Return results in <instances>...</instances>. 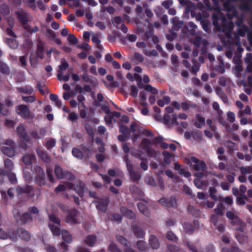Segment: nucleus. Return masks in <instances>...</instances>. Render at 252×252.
Wrapping results in <instances>:
<instances>
[{"instance_id":"53","label":"nucleus","mask_w":252,"mask_h":252,"mask_svg":"<svg viewBox=\"0 0 252 252\" xmlns=\"http://www.w3.org/2000/svg\"><path fill=\"white\" fill-rule=\"evenodd\" d=\"M81 107H84L85 109H82L80 111V116L81 118L85 119L86 118L87 116V109L84 103H81Z\"/></svg>"},{"instance_id":"7","label":"nucleus","mask_w":252,"mask_h":252,"mask_svg":"<svg viewBox=\"0 0 252 252\" xmlns=\"http://www.w3.org/2000/svg\"><path fill=\"white\" fill-rule=\"evenodd\" d=\"M55 174L57 178L62 179L63 178H67L69 180H72L73 176L72 174L67 171H64L61 166L56 165L54 169Z\"/></svg>"},{"instance_id":"47","label":"nucleus","mask_w":252,"mask_h":252,"mask_svg":"<svg viewBox=\"0 0 252 252\" xmlns=\"http://www.w3.org/2000/svg\"><path fill=\"white\" fill-rule=\"evenodd\" d=\"M119 125L120 132L122 133V134L129 135V130L128 127L126 126L121 124V123Z\"/></svg>"},{"instance_id":"33","label":"nucleus","mask_w":252,"mask_h":252,"mask_svg":"<svg viewBox=\"0 0 252 252\" xmlns=\"http://www.w3.org/2000/svg\"><path fill=\"white\" fill-rule=\"evenodd\" d=\"M62 235L63 240L64 242L69 243L72 241V236L68 231L65 230L62 231Z\"/></svg>"},{"instance_id":"61","label":"nucleus","mask_w":252,"mask_h":252,"mask_svg":"<svg viewBox=\"0 0 252 252\" xmlns=\"http://www.w3.org/2000/svg\"><path fill=\"white\" fill-rule=\"evenodd\" d=\"M22 100L27 103H32L36 100L35 97L32 95L28 96H22Z\"/></svg>"},{"instance_id":"39","label":"nucleus","mask_w":252,"mask_h":252,"mask_svg":"<svg viewBox=\"0 0 252 252\" xmlns=\"http://www.w3.org/2000/svg\"><path fill=\"white\" fill-rule=\"evenodd\" d=\"M49 220L50 221H52V222L55 223V224H57L58 226L60 225L61 220L55 214H51L49 215Z\"/></svg>"},{"instance_id":"35","label":"nucleus","mask_w":252,"mask_h":252,"mask_svg":"<svg viewBox=\"0 0 252 252\" xmlns=\"http://www.w3.org/2000/svg\"><path fill=\"white\" fill-rule=\"evenodd\" d=\"M81 78H82V80L86 83H89L92 85H93L94 84V80L93 79V77L90 76L89 74H87L86 73H84L81 75Z\"/></svg>"},{"instance_id":"60","label":"nucleus","mask_w":252,"mask_h":252,"mask_svg":"<svg viewBox=\"0 0 252 252\" xmlns=\"http://www.w3.org/2000/svg\"><path fill=\"white\" fill-rule=\"evenodd\" d=\"M186 246L189 250L191 252H200V251L197 250L194 245L189 241L186 242Z\"/></svg>"},{"instance_id":"11","label":"nucleus","mask_w":252,"mask_h":252,"mask_svg":"<svg viewBox=\"0 0 252 252\" xmlns=\"http://www.w3.org/2000/svg\"><path fill=\"white\" fill-rule=\"evenodd\" d=\"M15 14L18 20L22 25H26L29 22V14L23 9L16 11Z\"/></svg>"},{"instance_id":"9","label":"nucleus","mask_w":252,"mask_h":252,"mask_svg":"<svg viewBox=\"0 0 252 252\" xmlns=\"http://www.w3.org/2000/svg\"><path fill=\"white\" fill-rule=\"evenodd\" d=\"M7 176L9 182L12 184H16L17 180L15 174L11 172L5 171L0 168V182H3V177Z\"/></svg>"},{"instance_id":"62","label":"nucleus","mask_w":252,"mask_h":252,"mask_svg":"<svg viewBox=\"0 0 252 252\" xmlns=\"http://www.w3.org/2000/svg\"><path fill=\"white\" fill-rule=\"evenodd\" d=\"M67 39L68 41L73 45H75L77 43V38L73 34H69Z\"/></svg>"},{"instance_id":"3","label":"nucleus","mask_w":252,"mask_h":252,"mask_svg":"<svg viewBox=\"0 0 252 252\" xmlns=\"http://www.w3.org/2000/svg\"><path fill=\"white\" fill-rule=\"evenodd\" d=\"M18 237L21 238L24 241L28 242L31 239V234L26 230L19 228L15 232L12 233L11 239L13 240H15L17 239Z\"/></svg>"},{"instance_id":"51","label":"nucleus","mask_w":252,"mask_h":252,"mask_svg":"<svg viewBox=\"0 0 252 252\" xmlns=\"http://www.w3.org/2000/svg\"><path fill=\"white\" fill-rule=\"evenodd\" d=\"M223 6L224 8L228 11H230L233 8V6L231 4L230 0H226L223 3Z\"/></svg>"},{"instance_id":"15","label":"nucleus","mask_w":252,"mask_h":252,"mask_svg":"<svg viewBox=\"0 0 252 252\" xmlns=\"http://www.w3.org/2000/svg\"><path fill=\"white\" fill-rule=\"evenodd\" d=\"M221 20L222 23L220 31L225 32V31L233 30L234 24L232 22L227 21L225 17L224 16L222 17Z\"/></svg>"},{"instance_id":"27","label":"nucleus","mask_w":252,"mask_h":252,"mask_svg":"<svg viewBox=\"0 0 252 252\" xmlns=\"http://www.w3.org/2000/svg\"><path fill=\"white\" fill-rule=\"evenodd\" d=\"M130 179L133 182H138L141 178V175L138 172L134 170L128 172Z\"/></svg>"},{"instance_id":"59","label":"nucleus","mask_w":252,"mask_h":252,"mask_svg":"<svg viewBox=\"0 0 252 252\" xmlns=\"http://www.w3.org/2000/svg\"><path fill=\"white\" fill-rule=\"evenodd\" d=\"M69 66L68 63L65 61L64 59H62L61 64L59 65V69L60 70H65Z\"/></svg>"},{"instance_id":"24","label":"nucleus","mask_w":252,"mask_h":252,"mask_svg":"<svg viewBox=\"0 0 252 252\" xmlns=\"http://www.w3.org/2000/svg\"><path fill=\"white\" fill-rule=\"evenodd\" d=\"M97 240V238L94 235H89L84 240L85 243L90 247L94 246Z\"/></svg>"},{"instance_id":"5","label":"nucleus","mask_w":252,"mask_h":252,"mask_svg":"<svg viewBox=\"0 0 252 252\" xmlns=\"http://www.w3.org/2000/svg\"><path fill=\"white\" fill-rule=\"evenodd\" d=\"M67 214L65 217V221L67 223L71 224H76L80 223L78 219L79 212L75 209L68 210Z\"/></svg>"},{"instance_id":"17","label":"nucleus","mask_w":252,"mask_h":252,"mask_svg":"<svg viewBox=\"0 0 252 252\" xmlns=\"http://www.w3.org/2000/svg\"><path fill=\"white\" fill-rule=\"evenodd\" d=\"M132 230L134 235L138 238H143L145 236V232L138 225H132Z\"/></svg>"},{"instance_id":"52","label":"nucleus","mask_w":252,"mask_h":252,"mask_svg":"<svg viewBox=\"0 0 252 252\" xmlns=\"http://www.w3.org/2000/svg\"><path fill=\"white\" fill-rule=\"evenodd\" d=\"M25 29L30 33H35L39 31V29L37 26H34L33 28L31 27L30 26H25Z\"/></svg>"},{"instance_id":"20","label":"nucleus","mask_w":252,"mask_h":252,"mask_svg":"<svg viewBox=\"0 0 252 252\" xmlns=\"http://www.w3.org/2000/svg\"><path fill=\"white\" fill-rule=\"evenodd\" d=\"M137 207L139 211L146 217H149L150 215V211L148 209L146 203L144 202H138Z\"/></svg>"},{"instance_id":"28","label":"nucleus","mask_w":252,"mask_h":252,"mask_svg":"<svg viewBox=\"0 0 252 252\" xmlns=\"http://www.w3.org/2000/svg\"><path fill=\"white\" fill-rule=\"evenodd\" d=\"M218 60L220 63L219 64L215 66V70L220 74H223L225 71L224 62L220 57L218 58Z\"/></svg>"},{"instance_id":"13","label":"nucleus","mask_w":252,"mask_h":252,"mask_svg":"<svg viewBox=\"0 0 252 252\" xmlns=\"http://www.w3.org/2000/svg\"><path fill=\"white\" fill-rule=\"evenodd\" d=\"M94 203L97 210L105 213L107 210L109 199L108 198H100L95 201Z\"/></svg>"},{"instance_id":"45","label":"nucleus","mask_w":252,"mask_h":252,"mask_svg":"<svg viewBox=\"0 0 252 252\" xmlns=\"http://www.w3.org/2000/svg\"><path fill=\"white\" fill-rule=\"evenodd\" d=\"M166 238L170 241L176 242L178 240L177 237L171 231H169L167 233Z\"/></svg>"},{"instance_id":"48","label":"nucleus","mask_w":252,"mask_h":252,"mask_svg":"<svg viewBox=\"0 0 252 252\" xmlns=\"http://www.w3.org/2000/svg\"><path fill=\"white\" fill-rule=\"evenodd\" d=\"M56 140L51 138L47 141L45 146L48 150H50L56 146Z\"/></svg>"},{"instance_id":"36","label":"nucleus","mask_w":252,"mask_h":252,"mask_svg":"<svg viewBox=\"0 0 252 252\" xmlns=\"http://www.w3.org/2000/svg\"><path fill=\"white\" fill-rule=\"evenodd\" d=\"M183 228L186 232L189 234H192L194 231L193 226L189 222H185L183 224Z\"/></svg>"},{"instance_id":"64","label":"nucleus","mask_w":252,"mask_h":252,"mask_svg":"<svg viewBox=\"0 0 252 252\" xmlns=\"http://www.w3.org/2000/svg\"><path fill=\"white\" fill-rule=\"evenodd\" d=\"M45 248L47 252H58L56 248L51 245H45Z\"/></svg>"},{"instance_id":"54","label":"nucleus","mask_w":252,"mask_h":252,"mask_svg":"<svg viewBox=\"0 0 252 252\" xmlns=\"http://www.w3.org/2000/svg\"><path fill=\"white\" fill-rule=\"evenodd\" d=\"M138 93V90L135 86L132 85L130 88V95L134 98H136L137 96Z\"/></svg>"},{"instance_id":"55","label":"nucleus","mask_w":252,"mask_h":252,"mask_svg":"<svg viewBox=\"0 0 252 252\" xmlns=\"http://www.w3.org/2000/svg\"><path fill=\"white\" fill-rule=\"evenodd\" d=\"M108 250L111 252H122L118 246L113 243L111 244L108 247Z\"/></svg>"},{"instance_id":"18","label":"nucleus","mask_w":252,"mask_h":252,"mask_svg":"<svg viewBox=\"0 0 252 252\" xmlns=\"http://www.w3.org/2000/svg\"><path fill=\"white\" fill-rule=\"evenodd\" d=\"M2 153L7 157H13L15 155V147H2L1 149Z\"/></svg>"},{"instance_id":"46","label":"nucleus","mask_w":252,"mask_h":252,"mask_svg":"<svg viewBox=\"0 0 252 252\" xmlns=\"http://www.w3.org/2000/svg\"><path fill=\"white\" fill-rule=\"evenodd\" d=\"M223 205L220 203L218 204L216 208L214 209V211L215 213V215L217 216H222L223 214Z\"/></svg>"},{"instance_id":"50","label":"nucleus","mask_w":252,"mask_h":252,"mask_svg":"<svg viewBox=\"0 0 252 252\" xmlns=\"http://www.w3.org/2000/svg\"><path fill=\"white\" fill-rule=\"evenodd\" d=\"M4 166L5 168L9 170H11L13 169V162L8 158H6L4 159Z\"/></svg>"},{"instance_id":"34","label":"nucleus","mask_w":252,"mask_h":252,"mask_svg":"<svg viewBox=\"0 0 252 252\" xmlns=\"http://www.w3.org/2000/svg\"><path fill=\"white\" fill-rule=\"evenodd\" d=\"M72 154L74 157L78 159H83L84 158V155L82 152L77 148H73L72 150Z\"/></svg>"},{"instance_id":"16","label":"nucleus","mask_w":252,"mask_h":252,"mask_svg":"<svg viewBox=\"0 0 252 252\" xmlns=\"http://www.w3.org/2000/svg\"><path fill=\"white\" fill-rule=\"evenodd\" d=\"M38 156L45 162L49 163L51 161V158L47 152L40 148L36 150Z\"/></svg>"},{"instance_id":"57","label":"nucleus","mask_w":252,"mask_h":252,"mask_svg":"<svg viewBox=\"0 0 252 252\" xmlns=\"http://www.w3.org/2000/svg\"><path fill=\"white\" fill-rule=\"evenodd\" d=\"M244 21V16L243 15H241L239 16H237L236 18V21H235V24L237 27H240L243 25V22Z\"/></svg>"},{"instance_id":"32","label":"nucleus","mask_w":252,"mask_h":252,"mask_svg":"<svg viewBox=\"0 0 252 252\" xmlns=\"http://www.w3.org/2000/svg\"><path fill=\"white\" fill-rule=\"evenodd\" d=\"M0 72L4 74H9L10 69L7 64L0 61Z\"/></svg>"},{"instance_id":"44","label":"nucleus","mask_w":252,"mask_h":252,"mask_svg":"<svg viewBox=\"0 0 252 252\" xmlns=\"http://www.w3.org/2000/svg\"><path fill=\"white\" fill-rule=\"evenodd\" d=\"M221 252H243L240 249L236 247H232L230 248H223Z\"/></svg>"},{"instance_id":"21","label":"nucleus","mask_w":252,"mask_h":252,"mask_svg":"<svg viewBox=\"0 0 252 252\" xmlns=\"http://www.w3.org/2000/svg\"><path fill=\"white\" fill-rule=\"evenodd\" d=\"M195 119L197 122H194V126L198 128H200L205 125V118L200 114H197L195 115Z\"/></svg>"},{"instance_id":"6","label":"nucleus","mask_w":252,"mask_h":252,"mask_svg":"<svg viewBox=\"0 0 252 252\" xmlns=\"http://www.w3.org/2000/svg\"><path fill=\"white\" fill-rule=\"evenodd\" d=\"M153 145L152 141L148 139H143L141 142L142 149L147 154L148 156L154 157L156 155V151L151 147Z\"/></svg>"},{"instance_id":"29","label":"nucleus","mask_w":252,"mask_h":252,"mask_svg":"<svg viewBox=\"0 0 252 252\" xmlns=\"http://www.w3.org/2000/svg\"><path fill=\"white\" fill-rule=\"evenodd\" d=\"M48 226L54 235L58 236H60L62 233L61 229L58 226H56L55 225L50 223H49Z\"/></svg>"},{"instance_id":"8","label":"nucleus","mask_w":252,"mask_h":252,"mask_svg":"<svg viewBox=\"0 0 252 252\" xmlns=\"http://www.w3.org/2000/svg\"><path fill=\"white\" fill-rule=\"evenodd\" d=\"M159 202L167 208H176L178 205L176 197L175 195H172L169 199L162 198L159 200Z\"/></svg>"},{"instance_id":"26","label":"nucleus","mask_w":252,"mask_h":252,"mask_svg":"<svg viewBox=\"0 0 252 252\" xmlns=\"http://www.w3.org/2000/svg\"><path fill=\"white\" fill-rule=\"evenodd\" d=\"M35 159V156L33 154H26L23 157V162L28 165L32 164V161Z\"/></svg>"},{"instance_id":"41","label":"nucleus","mask_w":252,"mask_h":252,"mask_svg":"<svg viewBox=\"0 0 252 252\" xmlns=\"http://www.w3.org/2000/svg\"><path fill=\"white\" fill-rule=\"evenodd\" d=\"M245 200H249L248 197L245 194H241V196L237 198L236 203L240 205H245L246 204Z\"/></svg>"},{"instance_id":"2","label":"nucleus","mask_w":252,"mask_h":252,"mask_svg":"<svg viewBox=\"0 0 252 252\" xmlns=\"http://www.w3.org/2000/svg\"><path fill=\"white\" fill-rule=\"evenodd\" d=\"M16 190L19 195L22 194H27L29 197L32 198L34 195V192L36 193L37 196L40 194V189L37 188L33 189L32 187L30 185H26L23 187L18 186Z\"/></svg>"},{"instance_id":"30","label":"nucleus","mask_w":252,"mask_h":252,"mask_svg":"<svg viewBox=\"0 0 252 252\" xmlns=\"http://www.w3.org/2000/svg\"><path fill=\"white\" fill-rule=\"evenodd\" d=\"M238 27L237 34L241 37H244L249 32L248 27L245 25Z\"/></svg>"},{"instance_id":"42","label":"nucleus","mask_w":252,"mask_h":252,"mask_svg":"<svg viewBox=\"0 0 252 252\" xmlns=\"http://www.w3.org/2000/svg\"><path fill=\"white\" fill-rule=\"evenodd\" d=\"M0 12L3 15L6 16L10 13L9 7L5 4H2L0 6Z\"/></svg>"},{"instance_id":"49","label":"nucleus","mask_w":252,"mask_h":252,"mask_svg":"<svg viewBox=\"0 0 252 252\" xmlns=\"http://www.w3.org/2000/svg\"><path fill=\"white\" fill-rule=\"evenodd\" d=\"M168 250L171 252H182V250L179 247L174 245H168Z\"/></svg>"},{"instance_id":"25","label":"nucleus","mask_w":252,"mask_h":252,"mask_svg":"<svg viewBox=\"0 0 252 252\" xmlns=\"http://www.w3.org/2000/svg\"><path fill=\"white\" fill-rule=\"evenodd\" d=\"M17 90L20 93H24L29 95L32 94L33 92L32 87L30 86H26L23 87H17Z\"/></svg>"},{"instance_id":"63","label":"nucleus","mask_w":252,"mask_h":252,"mask_svg":"<svg viewBox=\"0 0 252 252\" xmlns=\"http://www.w3.org/2000/svg\"><path fill=\"white\" fill-rule=\"evenodd\" d=\"M179 174L181 176H184L186 178H189L191 176V173L188 171L185 170L184 169L182 168L179 170Z\"/></svg>"},{"instance_id":"58","label":"nucleus","mask_w":252,"mask_h":252,"mask_svg":"<svg viewBox=\"0 0 252 252\" xmlns=\"http://www.w3.org/2000/svg\"><path fill=\"white\" fill-rule=\"evenodd\" d=\"M213 19H214L213 25H214V26L215 27V28H216V29L217 30L220 31L221 28V25H220L218 21V20H219V18H218V16L214 15Z\"/></svg>"},{"instance_id":"23","label":"nucleus","mask_w":252,"mask_h":252,"mask_svg":"<svg viewBox=\"0 0 252 252\" xmlns=\"http://www.w3.org/2000/svg\"><path fill=\"white\" fill-rule=\"evenodd\" d=\"M75 91L80 94H85V92L91 93L92 92V88L89 85L86 84L83 87L78 85L75 87Z\"/></svg>"},{"instance_id":"56","label":"nucleus","mask_w":252,"mask_h":252,"mask_svg":"<svg viewBox=\"0 0 252 252\" xmlns=\"http://www.w3.org/2000/svg\"><path fill=\"white\" fill-rule=\"evenodd\" d=\"M144 54L149 57L154 56L156 57L158 56V53L157 51L155 50H144Z\"/></svg>"},{"instance_id":"31","label":"nucleus","mask_w":252,"mask_h":252,"mask_svg":"<svg viewBox=\"0 0 252 252\" xmlns=\"http://www.w3.org/2000/svg\"><path fill=\"white\" fill-rule=\"evenodd\" d=\"M44 50V48L43 44L40 43L38 44L36 52V56L38 58L41 59L43 58Z\"/></svg>"},{"instance_id":"19","label":"nucleus","mask_w":252,"mask_h":252,"mask_svg":"<svg viewBox=\"0 0 252 252\" xmlns=\"http://www.w3.org/2000/svg\"><path fill=\"white\" fill-rule=\"evenodd\" d=\"M120 211L124 216L128 219H132L135 218V214L134 212L126 207H121L120 208Z\"/></svg>"},{"instance_id":"22","label":"nucleus","mask_w":252,"mask_h":252,"mask_svg":"<svg viewBox=\"0 0 252 252\" xmlns=\"http://www.w3.org/2000/svg\"><path fill=\"white\" fill-rule=\"evenodd\" d=\"M149 243L153 249H158L160 245L159 241L158 238L154 235H151L150 236Z\"/></svg>"},{"instance_id":"40","label":"nucleus","mask_w":252,"mask_h":252,"mask_svg":"<svg viewBox=\"0 0 252 252\" xmlns=\"http://www.w3.org/2000/svg\"><path fill=\"white\" fill-rule=\"evenodd\" d=\"M136 246L141 251H146L147 249L146 242L142 240L138 241L136 243Z\"/></svg>"},{"instance_id":"12","label":"nucleus","mask_w":252,"mask_h":252,"mask_svg":"<svg viewBox=\"0 0 252 252\" xmlns=\"http://www.w3.org/2000/svg\"><path fill=\"white\" fill-rule=\"evenodd\" d=\"M16 111L17 113L24 119L28 118L30 116V111L26 105H19L16 106Z\"/></svg>"},{"instance_id":"10","label":"nucleus","mask_w":252,"mask_h":252,"mask_svg":"<svg viewBox=\"0 0 252 252\" xmlns=\"http://www.w3.org/2000/svg\"><path fill=\"white\" fill-rule=\"evenodd\" d=\"M14 217L16 221L22 224H25L32 219V216L28 212L24 213L22 215H21L20 213L17 212L14 215Z\"/></svg>"},{"instance_id":"43","label":"nucleus","mask_w":252,"mask_h":252,"mask_svg":"<svg viewBox=\"0 0 252 252\" xmlns=\"http://www.w3.org/2000/svg\"><path fill=\"white\" fill-rule=\"evenodd\" d=\"M217 192V190L214 187H210L209 188V194L210 197L214 201H217L218 200V196L217 194H216Z\"/></svg>"},{"instance_id":"1","label":"nucleus","mask_w":252,"mask_h":252,"mask_svg":"<svg viewBox=\"0 0 252 252\" xmlns=\"http://www.w3.org/2000/svg\"><path fill=\"white\" fill-rule=\"evenodd\" d=\"M33 173L35 174V183L39 187L45 186L46 176L44 170L39 165H35L34 166Z\"/></svg>"},{"instance_id":"4","label":"nucleus","mask_w":252,"mask_h":252,"mask_svg":"<svg viewBox=\"0 0 252 252\" xmlns=\"http://www.w3.org/2000/svg\"><path fill=\"white\" fill-rule=\"evenodd\" d=\"M190 166L195 171H204L206 168V164L203 160H199L194 157H191L189 160Z\"/></svg>"},{"instance_id":"37","label":"nucleus","mask_w":252,"mask_h":252,"mask_svg":"<svg viewBox=\"0 0 252 252\" xmlns=\"http://www.w3.org/2000/svg\"><path fill=\"white\" fill-rule=\"evenodd\" d=\"M87 133L91 137L94 136V131L92 126L89 123H85L84 125Z\"/></svg>"},{"instance_id":"38","label":"nucleus","mask_w":252,"mask_h":252,"mask_svg":"<svg viewBox=\"0 0 252 252\" xmlns=\"http://www.w3.org/2000/svg\"><path fill=\"white\" fill-rule=\"evenodd\" d=\"M6 43L9 47L12 49H16L18 47V43L16 40L14 39L7 38L6 40Z\"/></svg>"},{"instance_id":"14","label":"nucleus","mask_w":252,"mask_h":252,"mask_svg":"<svg viewBox=\"0 0 252 252\" xmlns=\"http://www.w3.org/2000/svg\"><path fill=\"white\" fill-rule=\"evenodd\" d=\"M16 131L20 139L27 142L30 141V138L28 135L27 131L23 126L19 125L17 127Z\"/></svg>"}]
</instances>
